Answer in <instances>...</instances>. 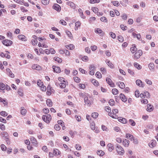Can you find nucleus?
Listing matches in <instances>:
<instances>
[{
  "mask_svg": "<svg viewBox=\"0 0 158 158\" xmlns=\"http://www.w3.org/2000/svg\"><path fill=\"white\" fill-rule=\"evenodd\" d=\"M66 82L65 81V82H60V87L61 88H64L66 87Z\"/></svg>",
  "mask_w": 158,
  "mask_h": 158,
  "instance_id": "27",
  "label": "nucleus"
},
{
  "mask_svg": "<svg viewBox=\"0 0 158 158\" xmlns=\"http://www.w3.org/2000/svg\"><path fill=\"white\" fill-rule=\"evenodd\" d=\"M115 149L118 154L123 155L124 153V150L123 148L119 144H117L116 145Z\"/></svg>",
  "mask_w": 158,
  "mask_h": 158,
  "instance_id": "1",
  "label": "nucleus"
},
{
  "mask_svg": "<svg viewBox=\"0 0 158 158\" xmlns=\"http://www.w3.org/2000/svg\"><path fill=\"white\" fill-rule=\"evenodd\" d=\"M53 8L57 11H60L61 10V7L60 5L57 4H55L53 5Z\"/></svg>",
  "mask_w": 158,
  "mask_h": 158,
  "instance_id": "7",
  "label": "nucleus"
},
{
  "mask_svg": "<svg viewBox=\"0 0 158 158\" xmlns=\"http://www.w3.org/2000/svg\"><path fill=\"white\" fill-rule=\"evenodd\" d=\"M0 114L3 116H6L7 115V113L4 111H2L0 112Z\"/></svg>",
  "mask_w": 158,
  "mask_h": 158,
  "instance_id": "57",
  "label": "nucleus"
},
{
  "mask_svg": "<svg viewBox=\"0 0 158 158\" xmlns=\"http://www.w3.org/2000/svg\"><path fill=\"white\" fill-rule=\"evenodd\" d=\"M91 10L95 13H97L98 10V8L97 7H92L91 8Z\"/></svg>",
  "mask_w": 158,
  "mask_h": 158,
  "instance_id": "45",
  "label": "nucleus"
},
{
  "mask_svg": "<svg viewBox=\"0 0 158 158\" xmlns=\"http://www.w3.org/2000/svg\"><path fill=\"white\" fill-rule=\"evenodd\" d=\"M54 60L59 63H61L62 61V60L61 58L56 56L54 57Z\"/></svg>",
  "mask_w": 158,
  "mask_h": 158,
  "instance_id": "31",
  "label": "nucleus"
},
{
  "mask_svg": "<svg viewBox=\"0 0 158 158\" xmlns=\"http://www.w3.org/2000/svg\"><path fill=\"white\" fill-rule=\"evenodd\" d=\"M6 71L7 74L11 78H14L15 77L14 74H13L10 71V70L9 68H7L6 69Z\"/></svg>",
  "mask_w": 158,
  "mask_h": 158,
  "instance_id": "9",
  "label": "nucleus"
},
{
  "mask_svg": "<svg viewBox=\"0 0 158 158\" xmlns=\"http://www.w3.org/2000/svg\"><path fill=\"white\" fill-rule=\"evenodd\" d=\"M18 37L19 40H21L23 41H27V40H26V37L25 36L23 35H19L18 36Z\"/></svg>",
  "mask_w": 158,
  "mask_h": 158,
  "instance_id": "17",
  "label": "nucleus"
},
{
  "mask_svg": "<svg viewBox=\"0 0 158 158\" xmlns=\"http://www.w3.org/2000/svg\"><path fill=\"white\" fill-rule=\"evenodd\" d=\"M66 48L68 49L72 50L74 48V46L73 44H70L69 45H66Z\"/></svg>",
  "mask_w": 158,
  "mask_h": 158,
  "instance_id": "33",
  "label": "nucleus"
},
{
  "mask_svg": "<svg viewBox=\"0 0 158 158\" xmlns=\"http://www.w3.org/2000/svg\"><path fill=\"white\" fill-rule=\"evenodd\" d=\"M32 68L34 69L37 70H40L41 69V67L38 65L35 64L32 65Z\"/></svg>",
  "mask_w": 158,
  "mask_h": 158,
  "instance_id": "23",
  "label": "nucleus"
},
{
  "mask_svg": "<svg viewBox=\"0 0 158 158\" xmlns=\"http://www.w3.org/2000/svg\"><path fill=\"white\" fill-rule=\"evenodd\" d=\"M67 4L73 9H74L76 8V5L73 2L70 1L68 2H67Z\"/></svg>",
  "mask_w": 158,
  "mask_h": 158,
  "instance_id": "11",
  "label": "nucleus"
},
{
  "mask_svg": "<svg viewBox=\"0 0 158 158\" xmlns=\"http://www.w3.org/2000/svg\"><path fill=\"white\" fill-rule=\"evenodd\" d=\"M100 20L102 21L105 22H107V20L106 18L105 17H102L101 18Z\"/></svg>",
  "mask_w": 158,
  "mask_h": 158,
  "instance_id": "61",
  "label": "nucleus"
},
{
  "mask_svg": "<svg viewBox=\"0 0 158 158\" xmlns=\"http://www.w3.org/2000/svg\"><path fill=\"white\" fill-rule=\"evenodd\" d=\"M52 67L53 71L55 72L56 73H60V72L61 70L60 67L54 65H53Z\"/></svg>",
  "mask_w": 158,
  "mask_h": 158,
  "instance_id": "8",
  "label": "nucleus"
},
{
  "mask_svg": "<svg viewBox=\"0 0 158 158\" xmlns=\"http://www.w3.org/2000/svg\"><path fill=\"white\" fill-rule=\"evenodd\" d=\"M118 120L121 123L125 124L127 122V120L125 118H122V117H119L118 118Z\"/></svg>",
  "mask_w": 158,
  "mask_h": 158,
  "instance_id": "12",
  "label": "nucleus"
},
{
  "mask_svg": "<svg viewBox=\"0 0 158 158\" xmlns=\"http://www.w3.org/2000/svg\"><path fill=\"white\" fill-rule=\"evenodd\" d=\"M31 142L35 146H36L38 144V142L36 139L33 136H31L30 138Z\"/></svg>",
  "mask_w": 158,
  "mask_h": 158,
  "instance_id": "5",
  "label": "nucleus"
},
{
  "mask_svg": "<svg viewBox=\"0 0 158 158\" xmlns=\"http://www.w3.org/2000/svg\"><path fill=\"white\" fill-rule=\"evenodd\" d=\"M110 36L113 39H114L116 38V35L113 32H110Z\"/></svg>",
  "mask_w": 158,
  "mask_h": 158,
  "instance_id": "62",
  "label": "nucleus"
},
{
  "mask_svg": "<svg viewBox=\"0 0 158 158\" xmlns=\"http://www.w3.org/2000/svg\"><path fill=\"white\" fill-rule=\"evenodd\" d=\"M109 103L110 105L113 106L115 104V102L113 99H111L109 100Z\"/></svg>",
  "mask_w": 158,
  "mask_h": 158,
  "instance_id": "43",
  "label": "nucleus"
},
{
  "mask_svg": "<svg viewBox=\"0 0 158 158\" xmlns=\"http://www.w3.org/2000/svg\"><path fill=\"white\" fill-rule=\"evenodd\" d=\"M156 141L155 140H151L150 143H149V146L150 148H153L156 146Z\"/></svg>",
  "mask_w": 158,
  "mask_h": 158,
  "instance_id": "13",
  "label": "nucleus"
},
{
  "mask_svg": "<svg viewBox=\"0 0 158 158\" xmlns=\"http://www.w3.org/2000/svg\"><path fill=\"white\" fill-rule=\"evenodd\" d=\"M106 81L107 83L109 84L111 87H114V84L112 80L110 78L107 77L106 78Z\"/></svg>",
  "mask_w": 158,
  "mask_h": 158,
  "instance_id": "6",
  "label": "nucleus"
},
{
  "mask_svg": "<svg viewBox=\"0 0 158 158\" xmlns=\"http://www.w3.org/2000/svg\"><path fill=\"white\" fill-rule=\"evenodd\" d=\"M95 123L94 122H92L90 124V126L92 130H94L95 129Z\"/></svg>",
  "mask_w": 158,
  "mask_h": 158,
  "instance_id": "32",
  "label": "nucleus"
},
{
  "mask_svg": "<svg viewBox=\"0 0 158 158\" xmlns=\"http://www.w3.org/2000/svg\"><path fill=\"white\" fill-rule=\"evenodd\" d=\"M92 83L96 86L98 85L99 83L98 81L95 80L93 79L92 81Z\"/></svg>",
  "mask_w": 158,
  "mask_h": 158,
  "instance_id": "37",
  "label": "nucleus"
},
{
  "mask_svg": "<svg viewBox=\"0 0 158 158\" xmlns=\"http://www.w3.org/2000/svg\"><path fill=\"white\" fill-rule=\"evenodd\" d=\"M95 67L94 65L91 64L89 66V69L90 70L93 71H94V70Z\"/></svg>",
  "mask_w": 158,
  "mask_h": 158,
  "instance_id": "55",
  "label": "nucleus"
},
{
  "mask_svg": "<svg viewBox=\"0 0 158 158\" xmlns=\"http://www.w3.org/2000/svg\"><path fill=\"white\" fill-rule=\"evenodd\" d=\"M42 2L44 5H47L49 3V0H42Z\"/></svg>",
  "mask_w": 158,
  "mask_h": 158,
  "instance_id": "50",
  "label": "nucleus"
},
{
  "mask_svg": "<svg viewBox=\"0 0 158 158\" xmlns=\"http://www.w3.org/2000/svg\"><path fill=\"white\" fill-rule=\"evenodd\" d=\"M122 143L123 144L124 147H127L129 146V141L126 139H124L123 140Z\"/></svg>",
  "mask_w": 158,
  "mask_h": 158,
  "instance_id": "10",
  "label": "nucleus"
},
{
  "mask_svg": "<svg viewBox=\"0 0 158 158\" xmlns=\"http://www.w3.org/2000/svg\"><path fill=\"white\" fill-rule=\"evenodd\" d=\"M108 150L109 152H111L114 149L113 145L111 143L108 144L107 145Z\"/></svg>",
  "mask_w": 158,
  "mask_h": 158,
  "instance_id": "16",
  "label": "nucleus"
},
{
  "mask_svg": "<svg viewBox=\"0 0 158 158\" xmlns=\"http://www.w3.org/2000/svg\"><path fill=\"white\" fill-rule=\"evenodd\" d=\"M98 115V114L97 112L93 113L92 114V117L94 118H97Z\"/></svg>",
  "mask_w": 158,
  "mask_h": 158,
  "instance_id": "39",
  "label": "nucleus"
},
{
  "mask_svg": "<svg viewBox=\"0 0 158 158\" xmlns=\"http://www.w3.org/2000/svg\"><path fill=\"white\" fill-rule=\"evenodd\" d=\"M118 40L120 42H123L124 40L122 36L119 35L118 36Z\"/></svg>",
  "mask_w": 158,
  "mask_h": 158,
  "instance_id": "46",
  "label": "nucleus"
},
{
  "mask_svg": "<svg viewBox=\"0 0 158 158\" xmlns=\"http://www.w3.org/2000/svg\"><path fill=\"white\" fill-rule=\"evenodd\" d=\"M96 76L97 77L99 78H100L102 77V76L101 73L99 72H97L96 73Z\"/></svg>",
  "mask_w": 158,
  "mask_h": 158,
  "instance_id": "47",
  "label": "nucleus"
},
{
  "mask_svg": "<svg viewBox=\"0 0 158 158\" xmlns=\"http://www.w3.org/2000/svg\"><path fill=\"white\" fill-rule=\"evenodd\" d=\"M112 2L115 6H118L119 5V3L118 1H113Z\"/></svg>",
  "mask_w": 158,
  "mask_h": 158,
  "instance_id": "54",
  "label": "nucleus"
},
{
  "mask_svg": "<svg viewBox=\"0 0 158 158\" xmlns=\"http://www.w3.org/2000/svg\"><path fill=\"white\" fill-rule=\"evenodd\" d=\"M55 129L57 131H59L60 130V127L59 124H57L55 126Z\"/></svg>",
  "mask_w": 158,
  "mask_h": 158,
  "instance_id": "60",
  "label": "nucleus"
},
{
  "mask_svg": "<svg viewBox=\"0 0 158 158\" xmlns=\"http://www.w3.org/2000/svg\"><path fill=\"white\" fill-rule=\"evenodd\" d=\"M136 84L139 87H143L144 85L142 84V81L140 80H137L136 81Z\"/></svg>",
  "mask_w": 158,
  "mask_h": 158,
  "instance_id": "20",
  "label": "nucleus"
},
{
  "mask_svg": "<svg viewBox=\"0 0 158 158\" xmlns=\"http://www.w3.org/2000/svg\"><path fill=\"white\" fill-rule=\"evenodd\" d=\"M100 1V0H90L89 3H98Z\"/></svg>",
  "mask_w": 158,
  "mask_h": 158,
  "instance_id": "53",
  "label": "nucleus"
},
{
  "mask_svg": "<svg viewBox=\"0 0 158 158\" xmlns=\"http://www.w3.org/2000/svg\"><path fill=\"white\" fill-rule=\"evenodd\" d=\"M136 47L135 45L134 44V46L131 48V51L132 53H135L137 51V48Z\"/></svg>",
  "mask_w": 158,
  "mask_h": 158,
  "instance_id": "26",
  "label": "nucleus"
},
{
  "mask_svg": "<svg viewBox=\"0 0 158 158\" xmlns=\"http://www.w3.org/2000/svg\"><path fill=\"white\" fill-rule=\"evenodd\" d=\"M6 88V86L4 84L2 83H0V89L2 90H4Z\"/></svg>",
  "mask_w": 158,
  "mask_h": 158,
  "instance_id": "38",
  "label": "nucleus"
},
{
  "mask_svg": "<svg viewBox=\"0 0 158 158\" xmlns=\"http://www.w3.org/2000/svg\"><path fill=\"white\" fill-rule=\"evenodd\" d=\"M141 102L143 104H147L148 101V100L147 99H142L141 100Z\"/></svg>",
  "mask_w": 158,
  "mask_h": 158,
  "instance_id": "51",
  "label": "nucleus"
},
{
  "mask_svg": "<svg viewBox=\"0 0 158 158\" xmlns=\"http://www.w3.org/2000/svg\"><path fill=\"white\" fill-rule=\"evenodd\" d=\"M82 60L83 61H88L89 60L88 57L87 56H84L82 58Z\"/></svg>",
  "mask_w": 158,
  "mask_h": 158,
  "instance_id": "56",
  "label": "nucleus"
},
{
  "mask_svg": "<svg viewBox=\"0 0 158 158\" xmlns=\"http://www.w3.org/2000/svg\"><path fill=\"white\" fill-rule=\"evenodd\" d=\"M116 85L120 88L124 89L125 87V85L124 83L121 82H118L116 83Z\"/></svg>",
  "mask_w": 158,
  "mask_h": 158,
  "instance_id": "14",
  "label": "nucleus"
},
{
  "mask_svg": "<svg viewBox=\"0 0 158 158\" xmlns=\"http://www.w3.org/2000/svg\"><path fill=\"white\" fill-rule=\"evenodd\" d=\"M85 103L88 106H90L91 105L90 101L88 100L87 97H85L84 99Z\"/></svg>",
  "mask_w": 158,
  "mask_h": 158,
  "instance_id": "19",
  "label": "nucleus"
},
{
  "mask_svg": "<svg viewBox=\"0 0 158 158\" xmlns=\"http://www.w3.org/2000/svg\"><path fill=\"white\" fill-rule=\"evenodd\" d=\"M69 133L71 136H73L75 134L77 133V132L71 130L69 131Z\"/></svg>",
  "mask_w": 158,
  "mask_h": 158,
  "instance_id": "52",
  "label": "nucleus"
},
{
  "mask_svg": "<svg viewBox=\"0 0 158 158\" xmlns=\"http://www.w3.org/2000/svg\"><path fill=\"white\" fill-rule=\"evenodd\" d=\"M143 52L141 50H139L137 51L134 55V58L135 59H139L142 55Z\"/></svg>",
  "mask_w": 158,
  "mask_h": 158,
  "instance_id": "3",
  "label": "nucleus"
},
{
  "mask_svg": "<svg viewBox=\"0 0 158 158\" xmlns=\"http://www.w3.org/2000/svg\"><path fill=\"white\" fill-rule=\"evenodd\" d=\"M2 43L4 45L6 46H9L12 44V42L11 40L7 39L3 40Z\"/></svg>",
  "mask_w": 158,
  "mask_h": 158,
  "instance_id": "4",
  "label": "nucleus"
},
{
  "mask_svg": "<svg viewBox=\"0 0 158 158\" xmlns=\"http://www.w3.org/2000/svg\"><path fill=\"white\" fill-rule=\"evenodd\" d=\"M112 93L113 94L116 95L118 94V91L117 89L114 88L112 89Z\"/></svg>",
  "mask_w": 158,
  "mask_h": 158,
  "instance_id": "34",
  "label": "nucleus"
},
{
  "mask_svg": "<svg viewBox=\"0 0 158 158\" xmlns=\"http://www.w3.org/2000/svg\"><path fill=\"white\" fill-rule=\"evenodd\" d=\"M76 149L78 150H80L81 149V147L79 144H76L75 146Z\"/></svg>",
  "mask_w": 158,
  "mask_h": 158,
  "instance_id": "64",
  "label": "nucleus"
},
{
  "mask_svg": "<svg viewBox=\"0 0 158 158\" xmlns=\"http://www.w3.org/2000/svg\"><path fill=\"white\" fill-rule=\"evenodd\" d=\"M97 154H98V155H99L100 156H102L104 155L105 153L102 150H98L97 152Z\"/></svg>",
  "mask_w": 158,
  "mask_h": 158,
  "instance_id": "29",
  "label": "nucleus"
},
{
  "mask_svg": "<svg viewBox=\"0 0 158 158\" xmlns=\"http://www.w3.org/2000/svg\"><path fill=\"white\" fill-rule=\"evenodd\" d=\"M147 110L148 111L150 112L153 110V106L151 104H148L147 105Z\"/></svg>",
  "mask_w": 158,
  "mask_h": 158,
  "instance_id": "18",
  "label": "nucleus"
},
{
  "mask_svg": "<svg viewBox=\"0 0 158 158\" xmlns=\"http://www.w3.org/2000/svg\"><path fill=\"white\" fill-rule=\"evenodd\" d=\"M144 94L145 95V97L147 98H149L150 97V95L149 93L145 91L144 92Z\"/></svg>",
  "mask_w": 158,
  "mask_h": 158,
  "instance_id": "49",
  "label": "nucleus"
},
{
  "mask_svg": "<svg viewBox=\"0 0 158 158\" xmlns=\"http://www.w3.org/2000/svg\"><path fill=\"white\" fill-rule=\"evenodd\" d=\"M120 97L121 100L124 102H126L127 100V98L125 95L122 94H120Z\"/></svg>",
  "mask_w": 158,
  "mask_h": 158,
  "instance_id": "15",
  "label": "nucleus"
},
{
  "mask_svg": "<svg viewBox=\"0 0 158 158\" xmlns=\"http://www.w3.org/2000/svg\"><path fill=\"white\" fill-rule=\"evenodd\" d=\"M107 64L111 68L113 69L114 68V65L113 64L109 61L107 62Z\"/></svg>",
  "mask_w": 158,
  "mask_h": 158,
  "instance_id": "44",
  "label": "nucleus"
},
{
  "mask_svg": "<svg viewBox=\"0 0 158 158\" xmlns=\"http://www.w3.org/2000/svg\"><path fill=\"white\" fill-rule=\"evenodd\" d=\"M100 71L102 72V74H105L106 73V69L104 68H101L100 69Z\"/></svg>",
  "mask_w": 158,
  "mask_h": 158,
  "instance_id": "58",
  "label": "nucleus"
},
{
  "mask_svg": "<svg viewBox=\"0 0 158 158\" xmlns=\"http://www.w3.org/2000/svg\"><path fill=\"white\" fill-rule=\"evenodd\" d=\"M1 135L2 137H4L5 138L9 137V135L5 131L2 132Z\"/></svg>",
  "mask_w": 158,
  "mask_h": 158,
  "instance_id": "24",
  "label": "nucleus"
},
{
  "mask_svg": "<svg viewBox=\"0 0 158 158\" xmlns=\"http://www.w3.org/2000/svg\"><path fill=\"white\" fill-rule=\"evenodd\" d=\"M37 84L39 87H40L43 84L42 81L39 80L38 81Z\"/></svg>",
  "mask_w": 158,
  "mask_h": 158,
  "instance_id": "59",
  "label": "nucleus"
},
{
  "mask_svg": "<svg viewBox=\"0 0 158 158\" xmlns=\"http://www.w3.org/2000/svg\"><path fill=\"white\" fill-rule=\"evenodd\" d=\"M42 119L47 123H49L52 119L51 116L49 114L43 115L42 116Z\"/></svg>",
  "mask_w": 158,
  "mask_h": 158,
  "instance_id": "2",
  "label": "nucleus"
},
{
  "mask_svg": "<svg viewBox=\"0 0 158 158\" xmlns=\"http://www.w3.org/2000/svg\"><path fill=\"white\" fill-rule=\"evenodd\" d=\"M128 122L132 126H135V121L132 119H130L129 120Z\"/></svg>",
  "mask_w": 158,
  "mask_h": 158,
  "instance_id": "35",
  "label": "nucleus"
},
{
  "mask_svg": "<svg viewBox=\"0 0 158 158\" xmlns=\"http://www.w3.org/2000/svg\"><path fill=\"white\" fill-rule=\"evenodd\" d=\"M46 104L49 107H51L52 106V102L50 99H48L46 100Z\"/></svg>",
  "mask_w": 158,
  "mask_h": 158,
  "instance_id": "21",
  "label": "nucleus"
},
{
  "mask_svg": "<svg viewBox=\"0 0 158 158\" xmlns=\"http://www.w3.org/2000/svg\"><path fill=\"white\" fill-rule=\"evenodd\" d=\"M102 31V30L99 28H96L95 29V32L97 33H101Z\"/></svg>",
  "mask_w": 158,
  "mask_h": 158,
  "instance_id": "41",
  "label": "nucleus"
},
{
  "mask_svg": "<svg viewBox=\"0 0 158 158\" xmlns=\"http://www.w3.org/2000/svg\"><path fill=\"white\" fill-rule=\"evenodd\" d=\"M18 93L20 96H23V94L22 90L21 89H18Z\"/></svg>",
  "mask_w": 158,
  "mask_h": 158,
  "instance_id": "48",
  "label": "nucleus"
},
{
  "mask_svg": "<svg viewBox=\"0 0 158 158\" xmlns=\"http://www.w3.org/2000/svg\"><path fill=\"white\" fill-rule=\"evenodd\" d=\"M14 1L17 3L21 5L23 4L24 2L23 0H14Z\"/></svg>",
  "mask_w": 158,
  "mask_h": 158,
  "instance_id": "40",
  "label": "nucleus"
},
{
  "mask_svg": "<svg viewBox=\"0 0 158 158\" xmlns=\"http://www.w3.org/2000/svg\"><path fill=\"white\" fill-rule=\"evenodd\" d=\"M78 12L79 13L80 15L82 18L85 19V16H84V14H83L82 10L80 8L78 9Z\"/></svg>",
  "mask_w": 158,
  "mask_h": 158,
  "instance_id": "22",
  "label": "nucleus"
},
{
  "mask_svg": "<svg viewBox=\"0 0 158 158\" xmlns=\"http://www.w3.org/2000/svg\"><path fill=\"white\" fill-rule=\"evenodd\" d=\"M0 128L2 131H4L5 129V127L4 124H0Z\"/></svg>",
  "mask_w": 158,
  "mask_h": 158,
  "instance_id": "63",
  "label": "nucleus"
},
{
  "mask_svg": "<svg viewBox=\"0 0 158 158\" xmlns=\"http://www.w3.org/2000/svg\"><path fill=\"white\" fill-rule=\"evenodd\" d=\"M21 113L22 115H25L27 112V111L26 109L24 108V107H22L21 108Z\"/></svg>",
  "mask_w": 158,
  "mask_h": 158,
  "instance_id": "30",
  "label": "nucleus"
},
{
  "mask_svg": "<svg viewBox=\"0 0 158 158\" xmlns=\"http://www.w3.org/2000/svg\"><path fill=\"white\" fill-rule=\"evenodd\" d=\"M148 68L150 70H152L154 69V64L153 63H150L148 64Z\"/></svg>",
  "mask_w": 158,
  "mask_h": 158,
  "instance_id": "28",
  "label": "nucleus"
},
{
  "mask_svg": "<svg viewBox=\"0 0 158 158\" xmlns=\"http://www.w3.org/2000/svg\"><path fill=\"white\" fill-rule=\"evenodd\" d=\"M134 66L138 69H140L141 68V66L137 63H134Z\"/></svg>",
  "mask_w": 158,
  "mask_h": 158,
  "instance_id": "36",
  "label": "nucleus"
},
{
  "mask_svg": "<svg viewBox=\"0 0 158 158\" xmlns=\"http://www.w3.org/2000/svg\"><path fill=\"white\" fill-rule=\"evenodd\" d=\"M60 151L58 149H56L54 150L53 152V154L55 156H56L59 155H60Z\"/></svg>",
  "mask_w": 158,
  "mask_h": 158,
  "instance_id": "25",
  "label": "nucleus"
},
{
  "mask_svg": "<svg viewBox=\"0 0 158 158\" xmlns=\"http://www.w3.org/2000/svg\"><path fill=\"white\" fill-rule=\"evenodd\" d=\"M1 148L2 150L3 151H5L6 150V147L4 144H1Z\"/></svg>",
  "mask_w": 158,
  "mask_h": 158,
  "instance_id": "42",
  "label": "nucleus"
}]
</instances>
